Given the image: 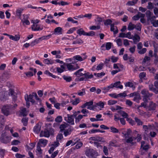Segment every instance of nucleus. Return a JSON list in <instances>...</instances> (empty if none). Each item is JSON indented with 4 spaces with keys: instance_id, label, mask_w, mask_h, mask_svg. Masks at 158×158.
<instances>
[{
    "instance_id": "f257e3e1",
    "label": "nucleus",
    "mask_w": 158,
    "mask_h": 158,
    "mask_svg": "<svg viewBox=\"0 0 158 158\" xmlns=\"http://www.w3.org/2000/svg\"><path fill=\"white\" fill-rule=\"evenodd\" d=\"M85 154L89 158H96L98 156L97 151L92 148H87L85 151Z\"/></svg>"
},
{
    "instance_id": "f03ea898",
    "label": "nucleus",
    "mask_w": 158,
    "mask_h": 158,
    "mask_svg": "<svg viewBox=\"0 0 158 158\" xmlns=\"http://www.w3.org/2000/svg\"><path fill=\"white\" fill-rule=\"evenodd\" d=\"M12 105H6L4 106L2 108V113L6 116L11 114V110H12Z\"/></svg>"
},
{
    "instance_id": "7ed1b4c3",
    "label": "nucleus",
    "mask_w": 158,
    "mask_h": 158,
    "mask_svg": "<svg viewBox=\"0 0 158 158\" xmlns=\"http://www.w3.org/2000/svg\"><path fill=\"white\" fill-rule=\"evenodd\" d=\"M141 94L143 95V100L145 102H148V99L152 95V93H149L148 90L143 89L141 91Z\"/></svg>"
},
{
    "instance_id": "20e7f679",
    "label": "nucleus",
    "mask_w": 158,
    "mask_h": 158,
    "mask_svg": "<svg viewBox=\"0 0 158 158\" xmlns=\"http://www.w3.org/2000/svg\"><path fill=\"white\" fill-rule=\"evenodd\" d=\"M10 137L6 135L5 133H3L2 134L0 138L1 142L3 143H7L10 141Z\"/></svg>"
},
{
    "instance_id": "39448f33",
    "label": "nucleus",
    "mask_w": 158,
    "mask_h": 158,
    "mask_svg": "<svg viewBox=\"0 0 158 158\" xmlns=\"http://www.w3.org/2000/svg\"><path fill=\"white\" fill-rule=\"evenodd\" d=\"M14 90L12 89H9V95H10L12 97L13 101L14 102L17 100V96L15 94Z\"/></svg>"
},
{
    "instance_id": "423d86ee",
    "label": "nucleus",
    "mask_w": 158,
    "mask_h": 158,
    "mask_svg": "<svg viewBox=\"0 0 158 158\" xmlns=\"http://www.w3.org/2000/svg\"><path fill=\"white\" fill-rule=\"evenodd\" d=\"M156 106V105L153 102H150L148 106L147 107V110H155Z\"/></svg>"
},
{
    "instance_id": "0eeeda50",
    "label": "nucleus",
    "mask_w": 158,
    "mask_h": 158,
    "mask_svg": "<svg viewBox=\"0 0 158 158\" xmlns=\"http://www.w3.org/2000/svg\"><path fill=\"white\" fill-rule=\"evenodd\" d=\"M23 18L22 20L21 21L23 23V25H25V24L27 25H29L30 24V22L27 20L28 16L27 15H23Z\"/></svg>"
},
{
    "instance_id": "6e6552de",
    "label": "nucleus",
    "mask_w": 158,
    "mask_h": 158,
    "mask_svg": "<svg viewBox=\"0 0 158 158\" xmlns=\"http://www.w3.org/2000/svg\"><path fill=\"white\" fill-rule=\"evenodd\" d=\"M50 131L49 130L45 129L44 131H41L40 135V137L44 136L46 137H48L50 136Z\"/></svg>"
},
{
    "instance_id": "1a4fd4ad",
    "label": "nucleus",
    "mask_w": 158,
    "mask_h": 158,
    "mask_svg": "<svg viewBox=\"0 0 158 158\" xmlns=\"http://www.w3.org/2000/svg\"><path fill=\"white\" fill-rule=\"evenodd\" d=\"M9 93H8L7 91L4 92L0 95V99L1 101H5L7 99Z\"/></svg>"
},
{
    "instance_id": "9d476101",
    "label": "nucleus",
    "mask_w": 158,
    "mask_h": 158,
    "mask_svg": "<svg viewBox=\"0 0 158 158\" xmlns=\"http://www.w3.org/2000/svg\"><path fill=\"white\" fill-rule=\"evenodd\" d=\"M32 22L33 23V24L31 26V29L32 30L34 31H37L41 30L42 29V28H40V26L38 25L35 24L34 21L32 20Z\"/></svg>"
},
{
    "instance_id": "9b49d317",
    "label": "nucleus",
    "mask_w": 158,
    "mask_h": 158,
    "mask_svg": "<svg viewBox=\"0 0 158 158\" xmlns=\"http://www.w3.org/2000/svg\"><path fill=\"white\" fill-rule=\"evenodd\" d=\"M134 44H136L140 40V36L137 34H135L134 36L132 35V38Z\"/></svg>"
},
{
    "instance_id": "f8f14e48",
    "label": "nucleus",
    "mask_w": 158,
    "mask_h": 158,
    "mask_svg": "<svg viewBox=\"0 0 158 158\" xmlns=\"http://www.w3.org/2000/svg\"><path fill=\"white\" fill-rule=\"evenodd\" d=\"M125 118H119L116 116V115L114 116V120L116 122L118 121V120H119L120 122L123 125H124L125 124L126 122L125 120L124 119Z\"/></svg>"
},
{
    "instance_id": "ddd939ff",
    "label": "nucleus",
    "mask_w": 158,
    "mask_h": 158,
    "mask_svg": "<svg viewBox=\"0 0 158 158\" xmlns=\"http://www.w3.org/2000/svg\"><path fill=\"white\" fill-rule=\"evenodd\" d=\"M125 141L127 143H130L131 146L135 145L136 143V142H133L132 136L129 137L125 139Z\"/></svg>"
},
{
    "instance_id": "4468645a",
    "label": "nucleus",
    "mask_w": 158,
    "mask_h": 158,
    "mask_svg": "<svg viewBox=\"0 0 158 158\" xmlns=\"http://www.w3.org/2000/svg\"><path fill=\"white\" fill-rule=\"evenodd\" d=\"M68 120L67 122L71 125H74V119L73 115H70L69 114H67Z\"/></svg>"
},
{
    "instance_id": "2eb2a0df",
    "label": "nucleus",
    "mask_w": 158,
    "mask_h": 158,
    "mask_svg": "<svg viewBox=\"0 0 158 158\" xmlns=\"http://www.w3.org/2000/svg\"><path fill=\"white\" fill-rule=\"evenodd\" d=\"M9 38L15 41H18L20 39V36L19 35H15V36L12 35H9Z\"/></svg>"
},
{
    "instance_id": "dca6fc26",
    "label": "nucleus",
    "mask_w": 158,
    "mask_h": 158,
    "mask_svg": "<svg viewBox=\"0 0 158 158\" xmlns=\"http://www.w3.org/2000/svg\"><path fill=\"white\" fill-rule=\"evenodd\" d=\"M118 113L121 115L123 118H126L128 116L127 113L122 110H118Z\"/></svg>"
},
{
    "instance_id": "f3484780",
    "label": "nucleus",
    "mask_w": 158,
    "mask_h": 158,
    "mask_svg": "<svg viewBox=\"0 0 158 158\" xmlns=\"http://www.w3.org/2000/svg\"><path fill=\"white\" fill-rule=\"evenodd\" d=\"M121 82L120 81L116 82L114 84V87L116 88H119L122 89L123 88V86L120 85Z\"/></svg>"
},
{
    "instance_id": "a211bd4d",
    "label": "nucleus",
    "mask_w": 158,
    "mask_h": 158,
    "mask_svg": "<svg viewBox=\"0 0 158 158\" xmlns=\"http://www.w3.org/2000/svg\"><path fill=\"white\" fill-rule=\"evenodd\" d=\"M47 126V129H46L49 130L50 131V134L51 135H53V133L54 132V129L52 128L51 127V123H48L46 124V125Z\"/></svg>"
},
{
    "instance_id": "6ab92c4d",
    "label": "nucleus",
    "mask_w": 158,
    "mask_h": 158,
    "mask_svg": "<svg viewBox=\"0 0 158 158\" xmlns=\"http://www.w3.org/2000/svg\"><path fill=\"white\" fill-rule=\"evenodd\" d=\"M41 128V126L38 124H37L35 126L33 130L36 133L38 134L40 132Z\"/></svg>"
},
{
    "instance_id": "aec40b11",
    "label": "nucleus",
    "mask_w": 158,
    "mask_h": 158,
    "mask_svg": "<svg viewBox=\"0 0 158 158\" xmlns=\"http://www.w3.org/2000/svg\"><path fill=\"white\" fill-rule=\"evenodd\" d=\"M83 76H85V81L87 80L88 79H90L93 77V75L92 74L89 75V72H87L84 74L83 73Z\"/></svg>"
},
{
    "instance_id": "412c9836",
    "label": "nucleus",
    "mask_w": 158,
    "mask_h": 158,
    "mask_svg": "<svg viewBox=\"0 0 158 158\" xmlns=\"http://www.w3.org/2000/svg\"><path fill=\"white\" fill-rule=\"evenodd\" d=\"M136 25L133 24L132 23L130 22L129 23L127 27V29L129 31H131L133 30L134 28H136Z\"/></svg>"
},
{
    "instance_id": "4be33fe9",
    "label": "nucleus",
    "mask_w": 158,
    "mask_h": 158,
    "mask_svg": "<svg viewBox=\"0 0 158 158\" xmlns=\"http://www.w3.org/2000/svg\"><path fill=\"white\" fill-rule=\"evenodd\" d=\"M125 86L132 88L133 90H134L135 88V86H134L133 83L131 82H126L125 84Z\"/></svg>"
},
{
    "instance_id": "5701e85b",
    "label": "nucleus",
    "mask_w": 158,
    "mask_h": 158,
    "mask_svg": "<svg viewBox=\"0 0 158 158\" xmlns=\"http://www.w3.org/2000/svg\"><path fill=\"white\" fill-rule=\"evenodd\" d=\"M77 33L80 35H85L86 32H85L82 28H80L77 31Z\"/></svg>"
},
{
    "instance_id": "b1692460",
    "label": "nucleus",
    "mask_w": 158,
    "mask_h": 158,
    "mask_svg": "<svg viewBox=\"0 0 158 158\" xmlns=\"http://www.w3.org/2000/svg\"><path fill=\"white\" fill-rule=\"evenodd\" d=\"M43 62L45 64H52L54 63V61L52 60L51 59H46L44 60Z\"/></svg>"
},
{
    "instance_id": "393cba45",
    "label": "nucleus",
    "mask_w": 158,
    "mask_h": 158,
    "mask_svg": "<svg viewBox=\"0 0 158 158\" xmlns=\"http://www.w3.org/2000/svg\"><path fill=\"white\" fill-rule=\"evenodd\" d=\"M73 58L74 59L80 61H82L86 58V57H85L83 59L79 55H77L76 56H75L73 57Z\"/></svg>"
},
{
    "instance_id": "a878e982",
    "label": "nucleus",
    "mask_w": 158,
    "mask_h": 158,
    "mask_svg": "<svg viewBox=\"0 0 158 158\" xmlns=\"http://www.w3.org/2000/svg\"><path fill=\"white\" fill-rule=\"evenodd\" d=\"M62 28L60 27H58L55 28L54 30V32L58 33L59 34H62Z\"/></svg>"
},
{
    "instance_id": "bb28decb",
    "label": "nucleus",
    "mask_w": 158,
    "mask_h": 158,
    "mask_svg": "<svg viewBox=\"0 0 158 158\" xmlns=\"http://www.w3.org/2000/svg\"><path fill=\"white\" fill-rule=\"evenodd\" d=\"M33 97V95L30 94L28 95L27 94L25 96V100L26 101H30V100H32Z\"/></svg>"
},
{
    "instance_id": "cd10ccee",
    "label": "nucleus",
    "mask_w": 158,
    "mask_h": 158,
    "mask_svg": "<svg viewBox=\"0 0 158 158\" xmlns=\"http://www.w3.org/2000/svg\"><path fill=\"white\" fill-rule=\"evenodd\" d=\"M69 70H74V66L71 63H67L65 64Z\"/></svg>"
},
{
    "instance_id": "c85d7f7f",
    "label": "nucleus",
    "mask_w": 158,
    "mask_h": 158,
    "mask_svg": "<svg viewBox=\"0 0 158 158\" xmlns=\"http://www.w3.org/2000/svg\"><path fill=\"white\" fill-rule=\"evenodd\" d=\"M131 133V131L130 129H128L126 131V133H124V137L125 139L127 138L128 137H129V136L130 135Z\"/></svg>"
},
{
    "instance_id": "c756f323",
    "label": "nucleus",
    "mask_w": 158,
    "mask_h": 158,
    "mask_svg": "<svg viewBox=\"0 0 158 158\" xmlns=\"http://www.w3.org/2000/svg\"><path fill=\"white\" fill-rule=\"evenodd\" d=\"M112 20L109 19H106L104 21V24L105 26H108L109 25H111L112 23Z\"/></svg>"
},
{
    "instance_id": "7c9ffc66",
    "label": "nucleus",
    "mask_w": 158,
    "mask_h": 158,
    "mask_svg": "<svg viewBox=\"0 0 158 158\" xmlns=\"http://www.w3.org/2000/svg\"><path fill=\"white\" fill-rule=\"evenodd\" d=\"M83 118V116L81 114H79L78 116L75 117V122L77 123L79 122Z\"/></svg>"
},
{
    "instance_id": "2f4dec72",
    "label": "nucleus",
    "mask_w": 158,
    "mask_h": 158,
    "mask_svg": "<svg viewBox=\"0 0 158 158\" xmlns=\"http://www.w3.org/2000/svg\"><path fill=\"white\" fill-rule=\"evenodd\" d=\"M23 10V9L22 8H19L17 9L16 12L17 15L20 17L22 11Z\"/></svg>"
},
{
    "instance_id": "473e14b6",
    "label": "nucleus",
    "mask_w": 158,
    "mask_h": 158,
    "mask_svg": "<svg viewBox=\"0 0 158 158\" xmlns=\"http://www.w3.org/2000/svg\"><path fill=\"white\" fill-rule=\"evenodd\" d=\"M68 126L69 124L67 123L66 124V125L64 124L61 125L60 126V131H62L64 130L65 128L67 127Z\"/></svg>"
},
{
    "instance_id": "72a5a7b5",
    "label": "nucleus",
    "mask_w": 158,
    "mask_h": 158,
    "mask_svg": "<svg viewBox=\"0 0 158 158\" xmlns=\"http://www.w3.org/2000/svg\"><path fill=\"white\" fill-rule=\"evenodd\" d=\"M126 120L129 123L132 125L135 124V121L133 120L131 118H129L128 117L126 118Z\"/></svg>"
},
{
    "instance_id": "f704fd0d",
    "label": "nucleus",
    "mask_w": 158,
    "mask_h": 158,
    "mask_svg": "<svg viewBox=\"0 0 158 158\" xmlns=\"http://www.w3.org/2000/svg\"><path fill=\"white\" fill-rule=\"evenodd\" d=\"M105 74V73L103 72H101L100 73H94V75L96 76L97 77H101L102 76H104Z\"/></svg>"
},
{
    "instance_id": "c9c22d12",
    "label": "nucleus",
    "mask_w": 158,
    "mask_h": 158,
    "mask_svg": "<svg viewBox=\"0 0 158 158\" xmlns=\"http://www.w3.org/2000/svg\"><path fill=\"white\" fill-rule=\"evenodd\" d=\"M100 23H98V25L97 26H92L90 27V29L91 30H94L96 29H99L100 28Z\"/></svg>"
},
{
    "instance_id": "e433bc0d",
    "label": "nucleus",
    "mask_w": 158,
    "mask_h": 158,
    "mask_svg": "<svg viewBox=\"0 0 158 158\" xmlns=\"http://www.w3.org/2000/svg\"><path fill=\"white\" fill-rule=\"evenodd\" d=\"M9 74L7 73H3L2 75V79L3 81H4L9 78Z\"/></svg>"
},
{
    "instance_id": "4c0bfd02",
    "label": "nucleus",
    "mask_w": 158,
    "mask_h": 158,
    "mask_svg": "<svg viewBox=\"0 0 158 158\" xmlns=\"http://www.w3.org/2000/svg\"><path fill=\"white\" fill-rule=\"evenodd\" d=\"M63 77L67 82H70L72 80V79L71 77H68L65 75H64L63 76Z\"/></svg>"
},
{
    "instance_id": "58836bf2",
    "label": "nucleus",
    "mask_w": 158,
    "mask_h": 158,
    "mask_svg": "<svg viewBox=\"0 0 158 158\" xmlns=\"http://www.w3.org/2000/svg\"><path fill=\"white\" fill-rule=\"evenodd\" d=\"M39 42V40L38 39H35L31 43L30 45L32 47L34 46L36 44H38Z\"/></svg>"
},
{
    "instance_id": "ea45409f",
    "label": "nucleus",
    "mask_w": 158,
    "mask_h": 158,
    "mask_svg": "<svg viewBox=\"0 0 158 158\" xmlns=\"http://www.w3.org/2000/svg\"><path fill=\"white\" fill-rule=\"evenodd\" d=\"M28 118H23L22 119V122L24 126H26L27 124Z\"/></svg>"
},
{
    "instance_id": "a19ab883",
    "label": "nucleus",
    "mask_w": 158,
    "mask_h": 158,
    "mask_svg": "<svg viewBox=\"0 0 158 158\" xmlns=\"http://www.w3.org/2000/svg\"><path fill=\"white\" fill-rule=\"evenodd\" d=\"M135 121L137 123L138 125H142L143 124V123L137 117L135 118Z\"/></svg>"
},
{
    "instance_id": "79ce46f5",
    "label": "nucleus",
    "mask_w": 158,
    "mask_h": 158,
    "mask_svg": "<svg viewBox=\"0 0 158 158\" xmlns=\"http://www.w3.org/2000/svg\"><path fill=\"white\" fill-rule=\"evenodd\" d=\"M138 0H133L132 1H129L127 4L129 6H132L136 4Z\"/></svg>"
},
{
    "instance_id": "37998d69",
    "label": "nucleus",
    "mask_w": 158,
    "mask_h": 158,
    "mask_svg": "<svg viewBox=\"0 0 158 158\" xmlns=\"http://www.w3.org/2000/svg\"><path fill=\"white\" fill-rule=\"evenodd\" d=\"M41 145L40 142H38L37 144V150L40 153H41L42 152V150L41 148Z\"/></svg>"
},
{
    "instance_id": "c03bdc74",
    "label": "nucleus",
    "mask_w": 158,
    "mask_h": 158,
    "mask_svg": "<svg viewBox=\"0 0 158 158\" xmlns=\"http://www.w3.org/2000/svg\"><path fill=\"white\" fill-rule=\"evenodd\" d=\"M95 105L96 106V107L97 106H98L101 108H103L104 107V103L102 101H100L96 103V105Z\"/></svg>"
},
{
    "instance_id": "a18cd8bd",
    "label": "nucleus",
    "mask_w": 158,
    "mask_h": 158,
    "mask_svg": "<svg viewBox=\"0 0 158 158\" xmlns=\"http://www.w3.org/2000/svg\"><path fill=\"white\" fill-rule=\"evenodd\" d=\"M154 3L151 2H149L147 6V8L148 9H152L154 8Z\"/></svg>"
},
{
    "instance_id": "49530a36",
    "label": "nucleus",
    "mask_w": 158,
    "mask_h": 158,
    "mask_svg": "<svg viewBox=\"0 0 158 158\" xmlns=\"http://www.w3.org/2000/svg\"><path fill=\"white\" fill-rule=\"evenodd\" d=\"M26 109L25 108H23L21 110V114L23 116H25L27 115Z\"/></svg>"
},
{
    "instance_id": "de8ad7c7",
    "label": "nucleus",
    "mask_w": 158,
    "mask_h": 158,
    "mask_svg": "<svg viewBox=\"0 0 158 158\" xmlns=\"http://www.w3.org/2000/svg\"><path fill=\"white\" fill-rule=\"evenodd\" d=\"M112 43L110 42H107L106 43V50H108L110 49L111 48Z\"/></svg>"
},
{
    "instance_id": "09e8293b",
    "label": "nucleus",
    "mask_w": 158,
    "mask_h": 158,
    "mask_svg": "<svg viewBox=\"0 0 158 158\" xmlns=\"http://www.w3.org/2000/svg\"><path fill=\"white\" fill-rule=\"evenodd\" d=\"M146 14L148 19H149V18H150L152 16V15H153V14L150 11L148 10L146 11Z\"/></svg>"
},
{
    "instance_id": "8fccbe9b",
    "label": "nucleus",
    "mask_w": 158,
    "mask_h": 158,
    "mask_svg": "<svg viewBox=\"0 0 158 158\" xmlns=\"http://www.w3.org/2000/svg\"><path fill=\"white\" fill-rule=\"evenodd\" d=\"M51 36V35H48L44 36L42 37H41L40 38L38 39L39 40H45L48 39V37H50Z\"/></svg>"
},
{
    "instance_id": "3c124183",
    "label": "nucleus",
    "mask_w": 158,
    "mask_h": 158,
    "mask_svg": "<svg viewBox=\"0 0 158 158\" xmlns=\"http://www.w3.org/2000/svg\"><path fill=\"white\" fill-rule=\"evenodd\" d=\"M104 66V64L102 63H101L99 64L97 67L96 69L97 70H101Z\"/></svg>"
},
{
    "instance_id": "603ef678",
    "label": "nucleus",
    "mask_w": 158,
    "mask_h": 158,
    "mask_svg": "<svg viewBox=\"0 0 158 158\" xmlns=\"http://www.w3.org/2000/svg\"><path fill=\"white\" fill-rule=\"evenodd\" d=\"M62 120V117L60 116H58L55 119V121L57 123H60Z\"/></svg>"
},
{
    "instance_id": "864d4df0",
    "label": "nucleus",
    "mask_w": 158,
    "mask_h": 158,
    "mask_svg": "<svg viewBox=\"0 0 158 158\" xmlns=\"http://www.w3.org/2000/svg\"><path fill=\"white\" fill-rule=\"evenodd\" d=\"M110 129L111 131L113 133H118V130L116 128L113 127H110Z\"/></svg>"
},
{
    "instance_id": "5fc2aeb1",
    "label": "nucleus",
    "mask_w": 158,
    "mask_h": 158,
    "mask_svg": "<svg viewBox=\"0 0 158 158\" xmlns=\"http://www.w3.org/2000/svg\"><path fill=\"white\" fill-rule=\"evenodd\" d=\"M136 25V27L135 28L138 31H140L141 29V25L140 23H138Z\"/></svg>"
},
{
    "instance_id": "6e6d98bb",
    "label": "nucleus",
    "mask_w": 158,
    "mask_h": 158,
    "mask_svg": "<svg viewBox=\"0 0 158 158\" xmlns=\"http://www.w3.org/2000/svg\"><path fill=\"white\" fill-rule=\"evenodd\" d=\"M83 43V41L80 39H77L75 41H74L73 42V44H82Z\"/></svg>"
},
{
    "instance_id": "4d7b16f0",
    "label": "nucleus",
    "mask_w": 158,
    "mask_h": 158,
    "mask_svg": "<svg viewBox=\"0 0 158 158\" xmlns=\"http://www.w3.org/2000/svg\"><path fill=\"white\" fill-rule=\"evenodd\" d=\"M117 101L114 100H111L108 101V104L109 105H111L117 103Z\"/></svg>"
},
{
    "instance_id": "13d9d810",
    "label": "nucleus",
    "mask_w": 158,
    "mask_h": 158,
    "mask_svg": "<svg viewBox=\"0 0 158 158\" xmlns=\"http://www.w3.org/2000/svg\"><path fill=\"white\" fill-rule=\"evenodd\" d=\"M127 96V94L125 91L123 93H120L117 96L118 97H120L121 98L125 97Z\"/></svg>"
},
{
    "instance_id": "bf43d9fd",
    "label": "nucleus",
    "mask_w": 158,
    "mask_h": 158,
    "mask_svg": "<svg viewBox=\"0 0 158 158\" xmlns=\"http://www.w3.org/2000/svg\"><path fill=\"white\" fill-rule=\"evenodd\" d=\"M82 91L80 92H78L77 94L80 96H83L85 94V89H81Z\"/></svg>"
},
{
    "instance_id": "052dcab7",
    "label": "nucleus",
    "mask_w": 158,
    "mask_h": 158,
    "mask_svg": "<svg viewBox=\"0 0 158 158\" xmlns=\"http://www.w3.org/2000/svg\"><path fill=\"white\" fill-rule=\"evenodd\" d=\"M103 152L105 155L107 156L108 155V149L106 146H104L103 148Z\"/></svg>"
},
{
    "instance_id": "680f3d73",
    "label": "nucleus",
    "mask_w": 158,
    "mask_h": 158,
    "mask_svg": "<svg viewBox=\"0 0 158 158\" xmlns=\"http://www.w3.org/2000/svg\"><path fill=\"white\" fill-rule=\"evenodd\" d=\"M47 140H46L41 139L38 142H40V144H43L44 146H45L47 144Z\"/></svg>"
},
{
    "instance_id": "e2e57ef3",
    "label": "nucleus",
    "mask_w": 158,
    "mask_h": 158,
    "mask_svg": "<svg viewBox=\"0 0 158 158\" xmlns=\"http://www.w3.org/2000/svg\"><path fill=\"white\" fill-rule=\"evenodd\" d=\"M69 3L67 2H65L63 1H60L59 2V5H61L62 6H64L65 5H68L69 4Z\"/></svg>"
},
{
    "instance_id": "0e129e2a",
    "label": "nucleus",
    "mask_w": 158,
    "mask_h": 158,
    "mask_svg": "<svg viewBox=\"0 0 158 158\" xmlns=\"http://www.w3.org/2000/svg\"><path fill=\"white\" fill-rule=\"evenodd\" d=\"M118 57H115L114 56H112L111 58L112 62L113 63L116 62L118 60Z\"/></svg>"
},
{
    "instance_id": "69168bd1",
    "label": "nucleus",
    "mask_w": 158,
    "mask_h": 158,
    "mask_svg": "<svg viewBox=\"0 0 158 158\" xmlns=\"http://www.w3.org/2000/svg\"><path fill=\"white\" fill-rule=\"evenodd\" d=\"M155 18L156 17L155 16H153L152 17L151 16L150 18H149V19H148V20H150L151 22V23L153 24V23L155 21H156V20H155Z\"/></svg>"
},
{
    "instance_id": "338daca9",
    "label": "nucleus",
    "mask_w": 158,
    "mask_h": 158,
    "mask_svg": "<svg viewBox=\"0 0 158 158\" xmlns=\"http://www.w3.org/2000/svg\"><path fill=\"white\" fill-rule=\"evenodd\" d=\"M147 51V49L146 48H143L140 50L138 51V53L140 54H143L145 53Z\"/></svg>"
},
{
    "instance_id": "774afa93",
    "label": "nucleus",
    "mask_w": 158,
    "mask_h": 158,
    "mask_svg": "<svg viewBox=\"0 0 158 158\" xmlns=\"http://www.w3.org/2000/svg\"><path fill=\"white\" fill-rule=\"evenodd\" d=\"M25 156L24 155H21L19 153H17L15 154V157L17 158H22Z\"/></svg>"
}]
</instances>
